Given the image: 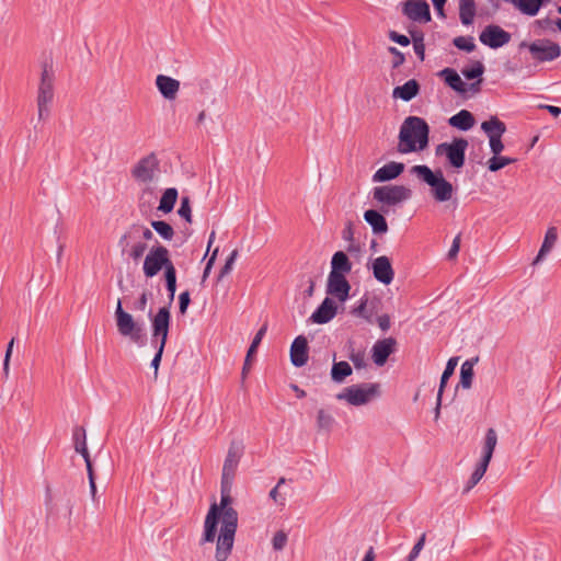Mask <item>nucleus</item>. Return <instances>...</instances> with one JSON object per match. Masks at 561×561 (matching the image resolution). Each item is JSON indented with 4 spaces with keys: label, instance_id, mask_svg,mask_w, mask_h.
Listing matches in <instances>:
<instances>
[{
    "label": "nucleus",
    "instance_id": "1a4fd4ad",
    "mask_svg": "<svg viewBox=\"0 0 561 561\" xmlns=\"http://www.w3.org/2000/svg\"><path fill=\"white\" fill-rule=\"evenodd\" d=\"M244 453L242 440H232L222 466L221 486L222 492H230L237 468Z\"/></svg>",
    "mask_w": 561,
    "mask_h": 561
},
{
    "label": "nucleus",
    "instance_id": "4be33fe9",
    "mask_svg": "<svg viewBox=\"0 0 561 561\" xmlns=\"http://www.w3.org/2000/svg\"><path fill=\"white\" fill-rule=\"evenodd\" d=\"M156 85L162 96L167 100H174L180 90V81L164 75H158Z\"/></svg>",
    "mask_w": 561,
    "mask_h": 561
},
{
    "label": "nucleus",
    "instance_id": "09e8293b",
    "mask_svg": "<svg viewBox=\"0 0 561 561\" xmlns=\"http://www.w3.org/2000/svg\"><path fill=\"white\" fill-rule=\"evenodd\" d=\"M178 214L180 217L185 219L187 222L192 221L191 203H190V198L187 196H184L181 198V205L178 210Z\"/></svg>",
    "mask_w": 561,
    "mask_h": 561
},
{
    "label": "nucleus",
    "instance_id": "a19ab883",
    "mask_svg": "<svg viewBox=\"0 0 561 561\" xmlns=\"http://www.w3.org/2000/svg\"><path fill=\"white\" fill-rule=\"evenodd\" d=\"M151 227L164 240H171L174 237V230L167 221L153 220L151 221Z\"/></svg>",
    "mask_w": 561,
    "mask_h": 561
},
{
    "label": "nucleus",
    "instance_id": "a18cd8bd",
    "mask_svg": "<svg viewBox=\"0 0 561 561\" xmlns=\"http://www.w3.org/2000/svg\"><path fill=\"white\" fill-rule=\"evenodd\" d=\"M453 44L460 50L471 53L476 49L474 38L472 36H457Z\"/></svg>",
    "mask_w": 561,
    "mask_h": 561
},
{
    "label": "nucleus",
    "instance_id": "4468645a",
    "mask_svg": "<svg viewBox=\"0 0 561 561\" xmlns=\"http://www.w3.org/2000/svg\"><path fill=\"white\" fill-rule=\"evenodd\" d=\"M170 310L168 307H162L151 318V343L165 345L170 325Z\"/></svg>",
    "mask_w": 561,
    "mask_h": 561
},
{
    "label": "nucleus",
    "instance_id": "f704fd0d",
    "mask_svg": "<svg viewBox=\"0 0 561 561\" xmlns=\"http://www.w3.org/2000/svg\"><path fill=\"white\" fill-rule=\"evenodd\" d=\"M352 373V367L347 362H334L331 368V379L336 383H342Z\"/></svg>",
    "mask_w": 561,
    "mask_h": 561
},
{
    "label": "nucleus",
    "instance_id": "ddd939ff",
    "mask_svg": "<svg viewBox=\"0 0 561 561\" xmlns=\"http://www.w3.org/2000/svg\"><path fill=\"white\" fill-rule=\"evenodd\" d=\"M527 47L533 59L545 62L556 60L561 56V47L549 39H537L530 44L522 42L519 48Z\"/></svg>",
    "mask_w": 561,
    "mask_h": 561
},
{
    "label": "nucleus",
    "instance_id": "412c9836",
    "mask_svg": "<svg viewBox=\"0 0 561 561\" xmlns=\"http://www.w3.org/2000/svg\"><path fill=\"white\" fill-rule=\"evenodd\" d=\"M336 310L337 307L335 302L331 298L327 297L311 314L310 320L318 324L328 323L335 317Z\"/></svg>",
    "mask_w": 561,
    "mask_h": 561
},
{
    "label": "nucleus",
    "instance_id": "393cba45",
    "mask_svg": "<svg viewBox=\"0 0 561 561\" xmlns=\"http://www.w3.org/2000/svg\"><path fill=\"white\" fill-rule=\"evenodd\" d=\"M125 242L126 243L123 242L122 236L118 241V245L122 249V253L127 254L128 257H130L134 261L140 260L147 250V244L141 240L134 241L131 239H128Z\"/></svg>",
    "mask_w": 561,
    "mask_h": 561
},
{
    "label": "nucleus",
    "instance_id": "2f4dec72",
    "mask_svg": "<svg viewBox=\"0 0 561 561\" xmlns=\"http://www.w3.org/2000/svg\"><path fill=\"white\" fill-rule=\"evenodd\" d=\"M558 240V231L556 227H549L546 234L541 248L536 256L534 264L540 262L554 247Z\"/></svg>",
    "mask_w": 561,
    "mask_h": 561
},
{
    "label": "nucleus",
    "instance_id": "58836bf2",
    "mask_svg": "<svg viewBox=\"0 0 561 561\" xmlns=\"http://www.w3.org/2000/svg\"><path fill=\"white\" fill-rule=\"evenodd\" d=\"M482 130L489 138L494 135H503L506 131V126L497 117H491L481 124Z\"/></svg>",
    "mask_w": 561,
    "mask_h": 561
},
{
    "label": "nucleus",
    "instance_id": "20e7f679",
    "mask_svg": "<svg viewBox=\"0 0 561 561\" xmlns=\"http://www.w3.org/2000/svg\"><path fill=\"white\" fill-rule=\"evenodd\" d=\"M380 396V385L365 382L345 387L336 394V399L345 401L353 407H362L370 403Z\"/></svg>",
    "mask_w": 561,
    "mask_h": 561
},
{
    "label": "nucleus",
    "instance_id": "6ab92c4d",
    "mask_svg": "<svg viewBox=\"0 0 561 561\" xmlns=\"http://www.w3.org/2000/svg\"><path fill=\"white\" fill-rule=\"evenodd\" d=\"M397 342L393 337L378 340L371 348V357L376 365L382 366L388 357L396 351Z\"/></svg>",
    "mask_w": 561,
    "mask_h": 561
},
{
    "label": "nucleus",
    "instance_id": "3c124183",
    "mask_svg": "<svg viewBox=\"0 0 561 561\" xmlns=\"http://www.w3.org/2000/svg\"><path fill=\"white\" fill-rule=\"evenodd\" d=\"M237 257H238V250H233L230 253V255L227 257L225 265L221 267V270L219 272V276H218L219 279L224 278L226 275H228L232 271L233 264H234Z\"/></svg>",
    "mask_w": 561,
    "mask_h": 561
},
{
    "label": "nucleus",
    "instance_id": "052dcab7",
    "mask_svg": "<svg viewBox=\"0 0 561 561\" xmlns=\"http://www.w3.org/2000/svg\"><path fill=\"white\" fill-rule=\"evenodd\" d=\"M13 344H14V339H12L9 342L7 352H5V356H4V360H3V371H4L5 376H8V374H9V363H10V357H11L12 350H13Z\"/></svg>",
    "mask_w": 561,
    "mask_h": 561
},
{
    "label": "nucleus",
    "instance_id": "4d7b16f0",
    "mask_svg": "<svg viewBox=\"0 0 561 561\" xmlns=\"http://www.w3.org/2000/svg\"><path fill=\"white\" fill-rule=\"evenodd\" d=\"M190 301H191V298H190V293L187 290L180 294V296H179V309H180V312L182 314L186 313V310H187V307L190 305Z\"/></svg>",
    "mask_w": 561,
    "mask_h": 561
},
{
    "label": "nucleus",
    "instance_id": "603ef678",
    "mask_svg": "<svg viewBox=\"0 0 561 561\" xmlns=\"http://www.w3.org/2000/svg\"><path fill=\"white\" fill-rule=\"evenodd\" d=\"M426 540V534H422L419 540L413 546L412 550L407 557V561H415L420 554V552L423 550L424 545Z\"/></svg>",
    "mask_w": 561,
    "mask_h": 561
},
{
    "label": "nucleus",
    "instance_id": "473e14b6",
    "mask_svg": "<svg viewBox=\"0 0 561 561\" xmlns=\"http://www.w3.org/2000/svg\"><path fill=\"white\" fill-rule=\"evenodd\" d=\"M267 331V324L264 323L262 325V328L256 332L254 339L252 340V343L248 350V353H247V356H245V360H244V365H243V369H242V376L243 378L245 377V375L248 374L250 367H251V358L252 356L256 353V350L262 341V339L264 337L265 333Z\"/></svg>",
    "mask_w": 561,
    "mask_h": 561
},
{
    "label": "nucleus",
    "instance_id": "0e129e2a",
    "mask_svg": "<svg viewBox=\"0 0 561 561\" xmlns=\"http://www.w3.org/2000/svg\"><path fill=\"white\" fill-rule=\"evenodd\" d=\"M270 497L280 504V505H284L285 504V497L280 496L279 492H278V485H275L271 491H270Z\"/></svg>",
    "mask_w": 561,
    "mask_h": 561
},
{
    "label": "nucleus",
    "instance_id": "338daca9",
    "mask_svg": "<svg viewBox=\"0 0 561 561\" xmlns=\"http://www.w3.org/2000/svg\"><path fill=\"white\" fill-rule=\"evenodd\" d=\"M539 108L547 110L552 116L558 117L561 114V107L554 105L541 104Z\"/></svg>",
    "mask_w": 561,
    "mask_h": 561
},
{
    "label": "nucleus",
    "instance_id": "5701e85b",
    "mask_svg": "<svg viewBox=\"0 0 561 561\" xmlns=\"http://www.w3.org/2000/svg\"><path fill=\"white\" fill-rule=\"evenodd\" d=\"M404 170V164L401 162L391 161L380 169H378L373 175L374 182H387L398 178Z\"/></svg>",
    "mask_w": 561,
    "mask_h": 561
},
{
    "label": "nucleus",
    "instance_id": "423d86ee",
    "mask_svg": "<svg viewBox=\"0 0 561 561\" xmlns=\"http://www.w3.org/2000/svg\"><path fill=\"white\" fill-rule=\"evenodd\" d=\"M54 82L55 71L53 65L45 62L42 68L36 99L39 121L46 119L49 116V105L54 99Z\"/></svg>",
    "mask_w": 561,
    "mask_h": 561
},
{
    "label": "nucleus",
    "instance_id": "6e6d98bb",
    "mask_svg": "<svg viewBox=\"0 0 561 561\" xmlns=\"http://www.w3.org/2000/svg\"><path fill=\"white\" fill-rule=\"evenodd\" d=\"M388 51L393 55L392 67L398 68L405 61L404 55L394 46H390Z\"/></svg>",
    "mask_w": 561,
    "mask_h": 561
},
{
    "label": "nucleus",
    "instance_id": "ea45409f",
    "mask_svg": "<svg viewBox=\"0 0 561 561\" xmlns=\"http://www.w3.org/2000/svg\"><path fill=\"white\" fill-rule=\"evenodd\" d=\"M335 423L332 414L323 409H320L317 413V426L320 431L330 432Z\"/></svg>",
    "mask_w": 561,
    "mask_h": 561
},
{
    "label": "nucleus",
    "instance_id": "49530a36",
    "mask_svg": "<svg viewBox=\"0 0 561 561\" xmlns=\"http://www.w3.org/2000/svg\"><path fill=\"white\" fill-rule=\"evenodd\" d=\"M485 68L481 61H474L471 67L461 70L465 78L472 80L483 75Z\"/></svg>",
    "mask_w": 561,
    "mask_h": 561
},
{
    "label": "nucleus",
    "instance_id": "37998d69",
    "mask_svg": "<svg viewBox=\"0 0 561 561\" xmlns=\"http://www.w3.org/2000/svg\"><path fill=\"white\" fill-rule=\"evenodd\" d=\"M515 161H516V159H514V158L500 157L499 154L497 156L494 154L491 159H489L488 168L491 172H496V171L503 169L504 167L514 163Z\"/></svg>",
    "mask_w": 561,
    "mask_h": 561
},
{
    "label": "nucleus",
    "instance_id": "864d4df0",
    "mask_svg": "<svg viewBox=\"0 0 561 561\" xmlns=\"http://www.w3.org/2000/svg\"><path fill=\"white\" fill-rule=\"evenodd\" d=\"M287 534L283 530H278L272 539L273 549L276 551L283 550L287 543Z\"/></svg>",
    "mask_w": 561,
    "mask_h": 561
},
{
    "label": "nucleus",
    "instance_id": "f257e3e1",
    "mask_svg": "<svg viewBox=\"0 0 561 561\" xmlns=\"http://www.w3.org/2000/svg\"><path fill=\"white\" fill-rule=\"evenodd\" d=\"M230 502L229 492L221 491L220 505L214 503L204 522L202 543L214 542L218 523L221 520L220 534L216 547L217 561H226L233 547L234 534L238 526V513L233 507L229 506Z\"/></svg>",
    "mask_w": 561,
    "mask_h": 561
},
{
    "label": "nucleus",
    "instance_id": "f8f14e48",
    "mask_svg": "<svg viewBox=\"0 0 561 561\" xmlns=\"http://www.w3.org/2000/svg\"><path fill=\"white\" fill-rule=\"evenodd\" d=\"M412 195L409 187L404 185H383L374 188L373 197L378 203L393 206L408 201Z\"/></svg>",
    "mask_w": 561,
    "mask_h": 561
},
{
    "label": "nucleus",
    "instance_id": "8fccbe9b",
    "mask_svg": "<svg viewBox=\"0 0 561 561\" xmlns=\"http://www.w3.org/2000/svg\"><path fill=\"white\" fill-rule=\"evenodd\" d=\"M350 360L353 363L356 369H362L366 367V355L363 351H352L348 355Z\"/></svg>",
    "mask_w": 561,
    "mask_h": 561
},
{
    "label": "nucleus",
    "instance_id": "6e6552de",
    "mask_svg": "<svg viewBox=\"0 0 561 561\" xmlns=\"http://www.w3.org/2000/svg\"><path fill=\"white\" fill-rule=\"evenodd\" d=\"M496 444L497 434L494 428H489L485 433L484 444L482 448V457L479 463L477 465L474 471L472 472L470 479L468 480L467 485L465 488V492H469L473 486H476L486 472Z\"/></svg>",
    "mask_w": 561,
    "mask_h": 561
},
{
    "label": "nucleus",
    "instance_id": "f03ea898",
    "mask_svg": "<svg viewBox=\"0 0 561 561\" xmlns=\"http://www.w3.org/2000/svg\"><path fill=\"white\" fill-rule=\"evenodd\" d=\"M430 127L419 116H408L399 131L398 152L410 153L424 150L428 146Z\"/></svg>",
    "mask_w": 561,
    "mask_h": 561
},
{
    "label": "nucleus",
    "instance_id": "69168bd1",
    "mask_svg": "<svg viewBox=\"0 0 561 561\" xmlns=\"http://www.w3.org/2000/svg\"><path fill=\"white\" fill-rule=\"evenodd\" d=\"M217 253H218V249H216V250L213 252V254H211L210 259L208 260V262H207V264H206V266H205V270H204V274H203V277H204V278H206V277L209 275L210 270H211V266H213V264H214V262H215V260H216Z\"/></svg>",
    "mask_w": 561,
    "mask_h": 561
},
{
    "label": "nucleus",
    "instance_id": "c03bdc74",
    "mask_svg": "<svg viewBox=\"0 0 561 561\" xmlns=\"http://www.w3.org/2000/svg\"><path fill=\"white\" fill-rule=\"evenodd\" d=\"M457 364H458V358L457 357H451L447 362L445 370H444V373H443V375L440 377V383H439L438 392L443 393L444 388L446 387V383H447L448 379L453 376Z\"/></svg>",
    "mask_w": 561,
    "mask_h": 561
},
{
    "label": "nucleus",
    "instance_id": "b1692460",
    "mask_svg": "<svg viewBox=\"0 0 561 561\" xmlns=\"http://www.w3.org/2000/svg\"><path fill=\"white\" fill-rule=\"evenodd\" d=\"M377 313V301L369 300L367 296H364L352 310V314L365 319L368 323L374 322V317Z\"/></svg>",
    "mask_w": 561,
    "mask_h": 561
},
{
    "label": "nucleus",
    "instance_id": "c9c22d12",
    "mask_svg": "<svg viewBox=\"0 0 561 561\" xmlns=\"http://www.w3.org/2000/svg\"><path fill=\"white\" fill-rule=\"evenodd\" d=\"M178 190L175 187L167 188L161 198L158 209L164 214L171 213L178 199Z\"/></svg>",
    "mask_w": 561,
    "mask_h": 561
},
{
    "label": "nucleus",
    "instance_id": "2eb2a0df",
    "mask_svg": "<svg viewBox=\"0 0 561 561\" xmlns=\"http://www.w3.org/2000/svg\"><path fill=\"white\" fill-rule=\"evenodd\" d=\"M511 33L495 24L486 25L479 35V41L492 49L505 46L511 42Z\"/></svg>",
    "mask_w": 561,
    "mask_h": 561
},
{
    "label": "nucleus",
    "instance_id": "79ce46f5",
    "mask_svg": "<svg viewBox=\"0 0 561 561\" xmlns=\"http://www.w3.org/2000/svg\"><path fill=\"white\" fill-rule=\"evenodd\" d=\"M164 279H165L167 290L169 293V295H168L169 301L171 304L174 299V295L176 291V270H175V267H171V268L169 267V270L164 272Z\"/></svg>",
    "mask_w": 561,
    "mask_h": 561
},
{
    "label": "nucleus",
    "instance_id": "9d476101",
    "mask_svg": "<svg viewBox=\"0 0 561 561\" xmlns=\"http://www.w3.org/2000/svg\"><path fill=\"white\" fill-rule=\"evenodd\" d=\"M468 145V140L462 137L454 138L451 142L439 144L435 149V154L437 157L445 156L450 167L458 170L465 165Z\"/></svg>",
    "mask_w": 561,
    "mask_h": 561
},
{
    "label": "nucleus",
    "instance_id": "cd10ccee",
    "mask_svg": "<svg viewBox=\"0 0 561 561\" xmlns=\"http://www.w3.org/2000/svg\"><path fill=\"white\" fill-rule=\"evenodd\" d=\"M420 91V84L415 79L407 81L403 85L396 87L392 92L394 99H401L405 102L414 99Z\"/></svg>",
    "mask_w": 561,
    "mask_h": 561
},
{
    "label": "nucleus",
    "instance_id": "e433bc0d",
    "mask_svg": "<svg viewBox=\"0 0 561 561\" xmlns=\"http://www.w3.org/2000/svg\"><path fill=\"white\" fill-rule=\"evenodd\" d=\"M477 362L478 357L473 359H468L461 365L459 385L465 389H469L472 385V379L474 375L473 366Z\"/></svg>",
    "mask_w": 561,
    "mask_h": 561
},
{
    "label": "nucleus",
    "instance_id": "774afa93",
    "mask_svg": "<svg viewBox=\"0 0 561 561\" xmlns=\"http://www.w3.org/2000/svg\"><path fill=\"white\" fill-rule=\"evenodd\" d=\"M342 238L346 241H350L353 239V228L352 222H347L345 228L342 231Z\"/></svg>",
    "mask_w": 561,
    "mask_h": 561
},
{
    "label": "nucleus",
    "instance_id": "c85d7f7f",
    "mask_svg": "<svg viewBox=\"0 0 561 561\" xmlns=\"http://www.w3.org/2000/svg\"><path fill=\"white\" fill-rule=\"evenodd\" d=\"M448 123L451 127L466 131L473 127L476 121L469 111L461 110L457 114L453 115L448 119Z\"/></svg>",
    "mask_w": 561,
    "mask_h": 561
},
{
    "label": "nucleus",
    "instance_id": "39448f33",
    "mask_svg": "<svg viewBox=\"0 0 561 561\" xmlns=\"http://www.w3.org/2000/svg\"><path fill=\"white\" fill-rule=\"evenodd\" d=\"M136 183L149 191L151 185L158 182L160 176V163L154 153H149L139 159L130 170Z\"/></svg>",
    "mask_w": 561,
    "mask_h": 561
},
{
    "label": "nucleus",
    "instance_id": "72a5a7b5",
    "mask_svg": "<svg viewBox=\"0 0 561 561\" xmlns=\"http://www.w3.org/2000/svg\"><path fill=\"white\" fill-rule=\"evenodd\" d=\"M476 15L474 0L459 1V19L463 25H471Z\"/></svg>",
    "mask_w": 561,
    "mask_h": 561
},
{
    "label": "nucleus",
    "instance_id": "de8ad7c7",
    "mask_svg": "<svg viewBox=\"0 0 561 561\" xmlns=\"http://www.w3.org/2000/svg\"><path fill=\"white\" fill-rule=\"evenodd\" d=\"M79 432L80 430H77L75 433V439H76V451L81 454L84 460H88L90 458L88 448H87V442H85V433L82 431V440H79Z\"/></svg>",
    "mask_w": 561,
    "mask_h": 561
},
{
    "label": "nucleus",
    "instance_id": "7c9ffc66",
    "mask_svg": "<svg viewBox=\"0 0 561 561\" xmlns=\"http://www.w3.org/2000/svg\"><path fill=\"white\" fill-rule=\"evenodd\" d=\"M152 238L153 233L149 228L142 226L141 224H133L124 232L123 242L126 243L125 241L128 239L137 241L141 239L151 240Z\"/></svg>",
    "mask_w": 561,
    "mask_h": 561
},
{
    "label": "nucleus",
    "instance_id": "13d9d810",
    "mask_svg": "<svg viewBox=\"0 0 561 561\" xmlns=\"http://www.w3.org/2000/svg\"><path fill=\"white\" fill-rule=\"evenodd\" d=\"M389 38L401 46H408L410 44V39L408 36L399 34L396 31L389 32Z\"/></svg>",
    "mask_w": 561,
    "mask_h": 561
},
{
    "label": "nucleus",
    "instance_id": "bb28decb",
    "mask_svg": "<svg viewBox=\"0 0 561 561\" xmlns=\"http://www.w3.org/2000/svg\"><path fill=\"white\" fill-rule=\"evenodd\" d=\"M364 219L371 227L374 233L383 234L388 231L386 218L377 210H366L364 213Z\"/></svg>",
    "mask_w": 561,
    "mask_h": 561
},
{
    "label": "nucleus",
    "instance_id": "9b49d317",
    "mask_svg": "<svg viewBox=\"0 0 561 561\" xmlns=\"http://www.w3.org/2000/svg\"><path fill=\"white\" fill-rule=\"evenodd\" d=\"M175 267L170 260L169 250L163 245L152 247L144 261V274L146 277L156 276L162 268Z\"/></svg>",
    "mask_w": 561,
    "mask_h": 561
},
{
    "label": "nucleus",
    "instance_id": "e2e57ef3",
    "mask_svg": "<svg viewBox=\"0 0 561 561\" xmlns=\"http://www.w3.org/2000/svg\"><path fill=\"white\" fill-rule=\"evenodd\" d=\"M379 328L382 330V331H387L389 330L390 328V318L388 314H381L379 316L377 319H376Z\"/></svg>",
    "mask_w": 561,
    "mask_h": 561
},
{
    "label": "nucleus",
    "instance_id": "a878e982",
    "mask_svg": "<svg viewBox=\"0 0 561 561\" xmlns=\"http://www.w3.org/2000/svg\"><path fill=\"white\" fill-rule=\"evenodd\" d=\"M438 76L444 79L445 83L458 93H466L467 85L461 80L458 72L453 68H445L439 71Z\"/></svg>",
    "mask_w": 561,
    "mask_h": 561
},
{
    "label": "nucleus",
    "instance_id": "f3484780",
    "mask_svg": "<svg viewBox=\"0 0 561 561\" xmlns=\"http://www.w3.org/2000/svg\"><path fill=\"white\" fill-rule=\"evenodd\" d=\"M403 14L414 22L431 21L430 5L424 0H407L403 4Z\"/></svg>",
    "mask_w": 561,
    "mask_h": 561
},
{
    "label": "nucleus",
    "instance_id": "dca6fc26",
    "mask_svg": "<svg viewBox=\"0 0 561 561\" xmlns=\"http://www.w3.org/2000/svg\"><path fill=\"white\" fill-rule=\"evenodd\" d=\"M351 285L344 275L340 273L329 274L327 283V294L344 302L347 300Z\"/></svg>",
    "mask_w": 561,
    "mask_h": 561
},
{
    "label": "nucleus",
    "instance_id": "5fc2aeb1",
    "mask_svg": "<svg viewBox=\"0 0 561 561\" xmlns=\"http://www.w3.org/2000/svg\"><path fill=\"white\" fill-rule=\"evenodd\" d=\"M502 136L503 135H494L489 138L490 149L495 156L500 154L504 149V145L501 140Z\"/></svg>",
    "mask_w": 561,
    "mask_h": 561
},
{
    "label": "nucleus",
    "instance_id": "c756f323",
    "mask_svg": "<svg viewBox=\"0 0 561 561\" xmlns=\"http://www.w3.org/2000/svg\"><path fill=\"white\" fill-rule=\"evenodd\" d=\"M352 270V263L348 256L343 251H337L333 254L331 260V272L329 274L340 273L346 275Z\"/></svg>",
    "mask_w": 561,
    "mask_h": 561
},
{
    "label": "nucleus",
    "instance_id": "aec40b11",
    "mask_svg": "<svg viewBox=\"0 0 561 561\" xmlns=\"http://www.w3.org/2000/svg\"><path fill=\"white\" fill-rule=\"evenodd\" d=\"M308 341L305 336H297L290 346V360L296 367H302L308 362Z\"/></svg>",
    "mask_w": 561,
    "mask_h": 561
},
{
    "label": "nucleus",
    "instance_id": "680f3d73",
    "mask_svg": "<svg viewBox=\"0 0 561 561\" xmlns=\"http://www.w3.org/2000/svg\"><path fill=\"white\" fill-rule=\"evenodd\" d=\"M459 249H460V236H456L454 241H453V244L448 251V259L449 260H453L457 256L458 252H459Z\"/></svg>",
    "mask_w": 561,
    "mask_h": 561
},
{
    "label": "nucleus",
    "instance_id": "bf43d9fd",
    "mask_svg": "<svg viewBox=\"0 0 561 561\" xmlns=\"http://www.w3.org/2000/svg\"><path fill=\"white\" fill-rule=\"evenodd\" d=\"M152 345L157 348V353H156L154 357L151 360V366L157 371L158 368H159V365H160L161 357H162V354H163L165 345H162V344H152Z\"/></svg>",
    "mask_w": 561,
    "mask_h": 561
},
{
    "label": "nucleus",
    "instance_id": "0eeeda50",
    "mask_svg": "<svg viewBox=\"0 0 561 561\" xmlns=\"http://www.w3.org/2000/svg\"><path fill=\"white\" fill-rule=\"evenodd\" d=\"M115 320L117 331L122 336L129 337L131 342L138 345L144 344L146 339L144 325L137 323L133 316L123 309L121 299L117 300Z\"/></svg>",
    "mask_w": 561,
    "mask_h": 561
},
{
    "label": "nucleus",
    "instance_id": "4c0bfd02",
    "mask_svg": "<svg viewBox=\"0 0 561 561\" xmlns=\"http://www.w3.org/2000/svg\"><path fill=\"white\" fill-rule=\"evenodd\" d=\"M543 0H514L513 4L524 14L534 16L541 8Z\"/></svg>",
    "mask_w": 561,
    "mask_h": 561
},
{
    "label": "nucleus",
    "instance_id": "7ed1b4c3",
    "mask_svg": "<svg viewBox=\"0 0 561 561\" xmlns=\"http://www.w3.org/2000/svg\"><path fill=\"white\" fill-rule=\"evenodd\" d=\"M410 172L430 186L431 196L435 202L445 203L453 198L455 188L445 179L442 170L433 171L425 164H416L411 168Z\"/></svg>",
    "mask_w": 561,
    "mask_h": 561
},
{
    "label": "nucleus",
    "instance_id": "a211bd4d",
    "mask_svg": "<svg viewBox=\"0 0 561 561\" xmlns=\"http://www.w3.org/2000/svg\"><path fill=\"white\" fill-rule=\"evenodd\" d=\"M371 271L374 277L383 285L391 284L394 278L390 259L386 255L378 256L371 262Z\"/></svg>",
    "mask_w": 561,
    "mask_h": 561
}]
</instances>
